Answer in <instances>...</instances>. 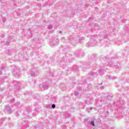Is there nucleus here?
<instances>
[{
    "label": "nucleus",
    "instance_id": "f257e3e1",
    "mask_svg": "<svg viewBox=\"0 0 129 129\" xmlns=\"http://www.w3.org/2000/svg\"><path fill=\"white\" fill-rule=\"evenodd\" d=\"M98 75V74L97 73H96L95 74H94V73L91 72L89 73L88 78L89 79H91V80H92L93 79V78H94V77H95V75Z\"/></svg>",
    "mask_w": 129,
    "mask_h": 129
},
{
    "label": "nucleus",
    "instance_id": "f03ea898",
    "mask_svg": "<svg viewBox=\"0 0 129 129\" xmlns=\"http://www.w3.org/2000/svg\"><path fill=\"white\" fill-rule=\"evenodd\" d=\"M5 112L6 113H7V114H10V113H12V109H11L10 106H6Z\"/></svg>",
    "mask_w": 129,
    "mask_h": 129
},
{
    "label": "nucleus",
    "instance_id": "7ed1b4c3",
    "mask_svg": "<svg viewBox=\"0 0 129 129\" xmlns=\"http://www.w3.org/2000/svg\"><path fill=\"white\" fill-rule=\"evenodd\" d=\"M95 43H96V41L94 40V42L91 43L90 42H88L86 44L87 47H92L93 46H94L95 45Z\"/></svg>",
    "mask_w": 129,
    "mask_h": 129
},
{
    "label": "nucleus",
    "instance_id": "20e7f679",
    "mask_svg": "<svg viewBox=\"0 0 129 129\" xmlns=\"http://www.w3.org/2000/svg\"><path fill=\"white\" fill-rule=\"evenodd\" d=\"M104 97L106 100H111V99L112 98V97L108 94H106L104 96Z\"/></svg>",
    "mask_w": 129,
    "mask_h": 129
},
{
    "label": "nucleus",
    "instance_id": "39448f33",
    "mask_svg": "<svg viewBox=\"0 0 129 129\" xmlns=\"http://www.w3.org/2000/svg\"><path fill=\"white\" fill-rule=\"evenodd\" d=\"M92 99L90 98H87L85 102L87 104H91V103H92Z\"/></svg>",
    "mask_w": 129,
    "mask_h": 129
},
{
    "label": "nucleus",
    "instance_id": "423d86ee",
    "mask_svg": "<svg viewBox=\"0 0 129 129\" xmlns=\"http://www.w3.org/2000/svg\"><path fill=\"white\" fill-rule=\"evenodd\" d=\"M75 95L78 96V98H81V95L78 91H75Z\"/></svg>",
    "mask_w": 129,
    "mask_h": 129
},
{
    "label": "nucleus",
    "instance_id": "0eeeda50",
    "mask_svg": "<svg viewBox=\"0 0 129 129\" xmlns=\"http://www.w3.org/2000/svg\"><path fill=\"white\" fill-rule=\"evenodd\" d=\"M13 75H15V77H17V75H19V71H18L17 70H15L13 72Z\"/></svg>",
    "mask_w": 129,
    "mask_h": 129
},
{
    "label": "nucleus",
    "instance_id": "6e6552de",
    "mask_svg": "<svg viewBox=\"0 0 129 129\" xmlns=\"http://www.w3.org/2000/svg\"><path fill=\"white\" fill-rule=\"evenodd\" d=\"M42 87L44 90H46V89H48V85H46L45 83L42 84Z\"/></svg>",
    "mask_w": 129,
    "mask_h": 129
},
{
    "label": "nucleus",
    "instance_id": "1a4fd4ad",
    "mask_svg": "<svg viewBox=\"0 0 129 129\" xmlns=\"http://www.w3.org/2000/svg\"><path fill=\"white\" fill-rule=\"evenodd\" d=\"M99 74L101 75V74H103V69H101L99 70Z\"/></svg>",
    "mask_w": 129,
    "mask_h": 129
},
{
    "label": "nucleus",
    "instance_id": "9d476101",
    "mask_svg": "<svg viewBox=\"0 0 129 129\" xmlns=\"http://www.w3.org/2000/svg\"><path fill=\"white\" fill-rule=\"evenodd\" d=\"M91 88H92V85L90 84L88 86V89L89 90H91Z\"/></svg>",
    "mask_w": 129,
    "mask_h": 129
},
{
    "label": "nucleus",
    "instance_id": "9b49d317",
    "mask_svg": "<svg viewBox=\"0 0 129 129\" xmlns=\"http://www.w3.org/2000/svg\"><path fill=\"white\" fill-rule=\"evenodd\" d=\"M37 72L35 73H31V76H37Z\"/></svg>",
    "mask_w": 129,
    "mask_h": 129
},
{
    "label": "nucleus",
    "instance_id": "f8f14e48",
    "mask_svg": "<svg viewBox=\"0 0 129 129\" xmlns=\"http://www.w3.org/2000/svg\"><path fill=\"white\" fill-rule=\"evenodd\" d=\"M90 124L92 125L93 126H95V124L94 123V120H92L90 122Z\"/></svg>",
    "mask_w": 129,
    "mask_h": 129
},
{
    "label": "nucleus",
    "instance_id": "ddd939ff",
    "mask_svg": "<svg viewBox=\"0 0 129 129\" xmlns=\"http://www.w3.org/2000/svg\"><path fill=\"white\" fill-rule=\"evenodd\" d=\"M48 30H51V29L53 28L51 25H50L48 26Z\"/></svg>",
    "mask_w": 129,
    "mask_h": 129
},
{
    "label": "nucleus",
    "instance_id": "4468645a",
    "mask_svg": "<svg viewBox=\"0 0 129 129\" xmlns=\"http://www.w3.org/2000/svg\"><path fill=\"white\" fill-rule=\"evenodd\" d=\"M119 106V107H121V108H123V106H124V105H122L121 104H120L119 105H118Z\"/></svg>",
    "mask_w": 129,
    "mask_h": 129
},
{
    "label": "nucleus",
    "instance_id": "2eb2a0df",
    "mask_svg": "<svg viewBox=\"0 0 129 129\" xmlns=\"http://www.w3.org/2000/svg\"><path fill=\"white\" fill-rule=\"evenodd\" d=\"M51 107L52 108H55V107H56V105H55V104H53L51 105Z\"/></svg>",
    "mask_w": 129,
    "mask_h": 129
},
{
    "label": "nucleus",
    "instance_id": "dca6fc26",
    "mask_svg": "<svg viewBox=\"0 0 129 129\" xmlns=\"http://www.w3.org/2000/svg\"><path fill=\"white\" fill-rule=\"evenodd\" d=\"M100 89H101V90L104 89V86H101L100 87Z\"/></svg>",
    "mask_w": 129,
    "mask_h": 129
},
{
    "label": "nucleus",
    "instance_id": "f3484780",
    "mask_svg": "<svg viewBox=\"0 0 129 129\" xmlns=\"http://www.w3.org/2000/svg\"><path fill=\"white\" fill-rule=\"evenodd\" d=\"M112 65V62L111 61H109L108 63V66H111Z\"/></svg>",
    "mask_w": 129,
    "mask_h": 129
},
{
    "label": "nucleus",
    "instance_id": "a211bd4d",
    "mask_svg": "<svg viewBox=\"0 0 129 129\" xmlns=\"http://www.w3.org/2000/svg\"><path fill=\"white\" fill-rule=\"evenodd\" d=\"M4 69H5V67H4L1 68V70H4Z\"/></svg>",
    "mask_w": 129,
    "mask_h": 129
},
{
    "label": "nucleus",
    "instance_id": "6ab92c4d",
    "mask_svg": "<svg viewBox=\"0 0 129 129\" xmlns=\"http://www.w3.org/2000/svg\"><path fill=\"white\" fill-rule=\"evenodd\" d=\"M14 101H15V100H14V99L11 100V102H14Z\"/></svg>",
    "mask_w": 129,
    "mask_h": 129
},
{
    "label": "nucleus",
    "instance_id": "aec40b11",
    "mask_svg": "<svg viewBox=\"0 0 129 129\" xmlns=\"http://www.w3.org/2000/svg\"><path fill=\"white\" fill-rule=\"evenodd\" d=\"M3 74V72H2V71H0V75H2Z\"/></svg>",
    "mask_w": 129,
    "mask_h": 129
},
{
    "label": "nucleus",
    "instance_id": "412c9836",
    "mask_svg": "<svg viewBox=\"0 0 129 129\" xmlns=\"http://www.w3.org/2000/svg\"><path fill=\"white\" fill-rule=\"evenodd\" d=\"M5 21H6V18H3V21L5 22Z\"/></svg>",
    "mask_w": 129,
    "mask_h": 129
},
{
    "label": "nucleus",
    "instance_id": "4be33fe9",
    "mask_svg": "<svg viewBox=\"0 0 129 129\" xmlns=\"http://www.w3.org/2000/svg\"><path fill=\"white\" fill-rule=\"evenodd\" d=\"M79 56H80V57L81 56V52H79Z\"/></svg>",
    "mask_w": 129,
    "mask_h": 129
},
{
    "label": "nucleus",
    "instance_id": "5701e85b",
    "mask_svg": "<svg viewBox=\"0 0 129 129\" xmlns=\"http://www.w3.org/2000/svg\"><path fill=\"white\" fill-rule=\"evenodd\" d=\"M82 56H84V52H82Z\"/></svg>",
    "mask_w": 129,
    "mask_h": 129
},
{
    "label": "nucleus",
    "instance_id": "b1692460",
    "mask_svg": "<svg viewBox=\"0 0 129 129\" xmlns=\"http://www.w3.org/2000/svg\"><path fill=\"white\" fill-rule=\"evenodd\" d=\"M9 44H10V42H7V43H6V45H9Z\"/></svg>",
    "mask_w": 129,
    "mask_h": 129
},
{
    "label": "nucleus",
    "instance_id": "393cba45",
    "mask_svg": "<svg viewBox=\"0 0 129 129\" xmlns=\"http://www.w3.org/2000/svg\"><path fill=\"white\" fill-rule=\"evenodd\" d=\"M56 43H59V41L57 39L56 40Z\"/></svg>",
    "mask_w": 129,
    "mask_h": 129
},
{
    "label": "nucleus",
    "instance_id": "a878e982",
    "mask_svg": "<svg viewBox=\"0 0 129 129\" xmlns=\"http://www.w3.org/2000/svg\"><path fill=\"white\" fill-rule=\"evenodd\" d=\"M50 106V105H47L46 107H49Z\"/></svg>",
    "mask_w": 129,
    "mask_h": 129
},
{
    "label": "nucleus",
    "instance_id": "bb28decb",
    "mask_svg": "<svg viewBox=\"0 0 129 129\" xmlns=\"http://www.w3.org/2000/svg\"><path fill=\"white\" fill-rule=\"evenodd\" d=\"M90 110H92V107L90 108Z\"/></svg>",
    "mask_w": 129,
    "mask_h": 129
},
{
    "label": "nucleus",
    "instance_id": "cd10ccee",
    "mask_svg": "<svg viewBox=\"0 0 129 129\" xmlns=\"http://www.w3.org/2000/svg\"><path fill=\"white\" fill-rule=\"evenodd\" d=\"M19 82L17 83V85H19Z\"/></svg>",
    "mask_w": 129,
    "mask_h": 129
},
{
    "label": "nucleus",
    "instance_id": "c85d7f7f",
    "mask_svg": "<svg viewBox=\"0 0 129 129\" xmlns=\"http://www.w3.org/2000/svg\"><path fill=\"white\" fill-rule=\"evenodd\" d=\"M66 118H67V117H68V116H66Z\"/></svg>",
    "mask_w": 129,
    "mask_h": 129
},
{
    "label": "nucleus",
    "instance_id": "c756f323",
    "mask_svg": "<svg viewBox=\"0 0 129 129\" xmlns=\"http://www.w3.org/2000/svg\"><path fill=\"white\" fill-rule=\"evenodd\" d=\"M61 31H59V33L61 34Z\"/></svg>",
    "mask_w": 129,
    "mask_h": 129
},
{
    "label": "nucleus",
    "instance_id": "7c9ffc66",
    "mask_svg": "<svg viewBox=\"0 0 129 129\" xmlns=\"http://www.w3.org/2000/svg\"><path fill=\"white\" fill-rule=\"evenodd\" d=\"M107 3H108V4H109V2H108V1H107Z\"/></svg>",
    "mask_w": 129,
    "mask_h": 129
},
{
    "label": "nucleus",
    "instance_id": "2f4dec72",
    "mask_svg": "<svg viewBox=\"0 0 129 129\" xmlns=\"http://www.w3.org/2000/svg\"><path fill=\"white\" fill-rule=\"evenodd\" d=\"M57 44H54V46H56Z\"/></svg>",
    "mask_w": 129,
    "mask_h": 129
},
{
    "label": "nucleus",
    "instance_id": "473e14b6",
    "mask_svg": "<svg viewBox=\"0 0 129 129\" xmlns=\"http://www.w3.org/2000/svg\"><path fill=\"white\" fill-rule=\"evenodd\" d=\"M62 39H65V38L63 37V38H62Z\"/></svg>",
    "mask_w": 129,
    "mask_h": 129
},
{
    "label": "nucleus",
    "instance_id": "72a5a7b5",
    "mask_svg": "<svg viewBox=\"0 0 129 129\" xmlns=\"http://www.w3.org/2000/svg\"><path fill=\"white\" fill-rule=\"evenodd\" d=\"M0 103H2V102H0Z\"/></svg>",
    "mask_w": 129,
    "mask_h": 129
},
{
    "label": "nucleus",
    "instance_id": "f704fd0d",
    "mask_svg": "<svg viewBox=\"0 0 129 129\" xmlns=\"http://www.w3.org/2000/svg\"><path fill=\"white\" fill-rule=\"evenodd\" d=\"M66 114H64V115H65Z\"/></svg>",
    "mask_w": 129,
    "mask_h": 129
}]
</instances>
